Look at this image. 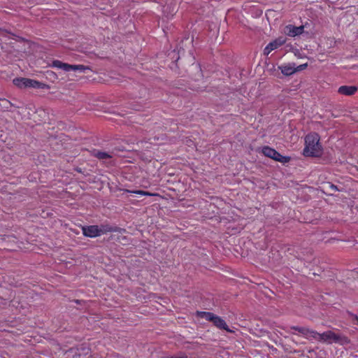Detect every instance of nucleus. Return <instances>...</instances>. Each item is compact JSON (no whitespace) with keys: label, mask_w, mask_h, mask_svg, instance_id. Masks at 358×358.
Listing matches in <instances>:
<instances>
[{"label":"nucleus","mask_w":358,"mask_h":358,"mask_svg":"<svg viewBox=\"0 0 358 358\" xmlns=\"http://www.w3.org/2000/svg\"><path fill=\"white\" fill-rule=\"evenodd\" d=\"M291 329H294L308 338H314L315 340L327 342L328 343H338L340 345H348L350 343V339L342 334H336L332 331H327L322 334L317 333L315 331L310 330L305 327L294 326Z\"/></svg>","instance_id":"obj_1"},{"label":"nucleus","mask_w":358,"mask_h":358,"mask_svg":"<svg viewBox=\"0 0 358 358\" xmlns=\"http://www.w3.org/2000/svg\"><path fill=\"white\" fill-rule=\"evenodd\" d=\"M318 134L313 133L307 135L305 138V148L303 155L307 157H317L322 153V146L320 143Z\"/></svg>","instance_id":"obj_2"},{"label":"nucleus","mask_w":358,"mask_h":358,"mask_svg":"<svg viewBox=\"0 0 358 358\" xmlns=\"http://www.w3.org/2000/svg\"><path fill=\"white\" fill-rule=\"evenodd\" d=\"M13 84L20 88H35V89H43L45 86V84L41 83L36 80L26 78H17L13 80Z\"/></svg>","instance_id":"obj_3"},{"label":"nucleus","mask_w":358,"mask_h":358,"mask_svg":"<svg viewBox=\"0 0 358 358\" xmlns=\"http://www.w3.org/2000/svg\"><path fill=\"white\" fill-rule=\"evenodd\" d=\"M262 152L266 157L274 159L275 161L285 164L289 162L290 157L283 156L277 152L275 149L271 148L268 146H264L262 148Z\"/></svg>","instance_id":"obj_4"},{"label":"nucleus","mask_w":358,"mask_h":358,"mask_svg":"<svg viewBox=\"0 0 358 358\" xmlns=\"http://www.w3.org/2000/svg\"><path fill=\"white\" fill-rule=\"evenodd\" d=\"M308 66L307 64H301L296 66L294 63L285 64L280 66L278 68L281 73L285 76H291L297 71H302Z\"/></svg>","instance_id":"obj_5"},{"label":"nucleus","mask_w":358,"mask_h":358,"mask_svg":"<svg viewBox=\"0 0 358 358\" xmlns=\"http://www.w3.org/2000/svg\"><path fill=\"white\" fill-rule=\"evenodd\" d=\"M303 26L296 27L292 24H288L285 26L282 29L283 34L289 37H295L299 36L303 32Z\"/></svg>","instance_id":"obj_6"},{"label":"nucleus","mask_w":358,"mask_h":358,"mask_svg":"<svg viewBox=\"0 0 358 358\" xmlns=\"http://www.w3.org/2000/svg\"><path fill=\"white\" fill-rule=\"evenodd\" d=\"M286 42V38L285 37L280 36L278 38L273 40L270 42L264 48V55H268L271 53V51L278 48Z\"/></svg>","instance_id":"obj_7"},{"label":"nucleus","mask_w":358,"mask_h":358,"mask_svg":"<svg viewBox=\"0 0 358 358\" xmlns=\"http://www.w3.org/2000/svg\"><path fill=\"white\" fill-rule=\"evenodd\" d=\"M82 231L83 235L87 237L96 238L100 236L98 225H90L83 227Z\"/></svg>","instance_id":"obj_8"},{"label":"nucleus","mask_w":358,"mask_h":358,"mask_svg":"<svg viewBox=\"0 0 358 358\" xmlns=\"http://www.w3.org/2000/svg\"><path fill=\"white\" fill-rule=\"evenodd\" d=\"M121 229L117 226H111L110 224H101L99 226V235L105 234L108 232H120Z\"/></svg>","instance_id":"obj_9"},{"label":"nucleus","mask_w":358,"mask_h":358,"mask_svg":"<svg viewBox=\"0 0 358 358\" xmlns=\"http://www.w3.org/2000/svg\"><path fill=\"white\" fill-rule=\"evenodd\" d=\"M357 91V87L347 85L341 86L338 90V93L347 96L353 95Z\"/></svg>","instance_id":"obj_10"},{"label":"nucleus","mask_w":358,"mask_h":358,"mask_svg":"<svg viewBox=\"0 0 358 358\" xmlns=\"http://www.w3.org/2000/svg\"><path fill=\"white\" fill-rule=\"evenodd\" d=\"M92 155L98 158L100 160H103V162H106L108 159L113 158V156L110 153L106 152H102L99 150H94L92 152Z\"/></svg>","instance_id":"obj_11"},{"label":"nucleus","mask_w":358,"mask_h":358,"mask_svg":"<svg viewBox=\"0 0 358 358\" xmlns=\"http://www.w3.org/2000/svg\"><path fill=\"white\" fill-rule=\"evenodd\" d=\"M52 66L55 68L63 69L66 72L69 71L70 64L63 63L59 60L54 61L52 63Z\"/></svg>","instance_id":"obj_12"},{"label":"nucleus","mask_w":358,"mask_h":358,"mask_svg":"<svg viewBox=\"0 0 358 358\" xmlns=\"http://www.w3.org/2000/svg\"><path fill=\"white\" fill-rule=\"evenodd\" d=\"M240 229H241L240 228L235 227L230 222H228L227 224L225 222V233H227V234H234L237 232H239Z\"/></svg>","instance_id":"obj_13"},{"label":"nucleus","mask_w":358,"mask_h":358,"mask_svg":"<svg viewBox=\"0 0 358 358\" xmlns=\"http://www.w3.org/2000/svg\"><path fill=\"white\" fill-rule=\"evenodd\" d=\"M198 315L201 317L204 318L206 320L211 321L214 319L215 315L212 313L209 312H198Z\"/></svg>","instance_id":"obj_14"},{"label":"nucleus","mask_w":358,"mask_h":358,"mask_svg":"<svg viewBox=\"0 0 358 358\" xmlns=\"http://www.w3.org/2000/svg\"><path fill=\"white\" fill-rule=\"evenodd\" d=\"M214 324L220 328V329H224V320L219 317L215 315L214 319L212 320Z\"/></svg>","instance_id":"obj_15"},{"label":"nucleus","mask_w":358,"mask_h":358,"mask_svg":"<svg viewBox=\"0 0 358 358\" xmlns=\"http://www.w3.org/2000/svg\"><path fill=\"white\" fill-rule=\"evenodd\" d=\"M85 69H86V67L83 65H71V64H70V66H69V71H84Z\"/></svg>","instance_id":"obj_16"},{"label":"nucleus","mask_w":358,"mask_h":358,"mask_svg":"<svg viewBox=\"0 0 358 358\" xmlns=\"http://www.w3.org/2000/svg\"><path fill=\"white\" fill-rule=\"evenodd\" d=\"M325 183H326V184H327V185L330 187V189H331L332 191L335 192V191H336V190H337V187H336V186H335L334 185L331 184V182H325Z\"/></svg>","instance_id":"obj_17"},{"label":"nucleus","mask_w":358,"mask_h":358,"mask_svg":"<svg viewBox=\"0 0 358 358\" xmlns=\"http://www.w3.org/2000/svg\"><path fill=\"white\" fill-rule=\"evenodd\" d=\"M135 193L137 194H141V195H152V194H150L148 192H145V191H142V190L136 191V192H135Z\"/></svg>","instance_id":"obj_18"},{"label":"nucleus","mask_w":358,"mask_h":358,"mask_svg":"<svg viewBox=\"0 0 358 358\" xmlns=\"http://www.w3.org/2000/svg\"><path fill=\"white\" fill-rule=\"evenodd\" d=\"M6 238H8V239H10V238L16 239V237L13 236H6V235L3 236V237H1V240L6 241Z\"/></svg>","instance_id":"obj_19"},{"label":"nucleus","mask_w":358,"mask_h":358,"mask_svg":"<svg viewBox=\"0 0 358 358\" xmlns=\"http://www.w3.org/2000/svg\"><path fill=\"white\" fill-rule=\"evenodd\" d=\"M225 331L227 332H231V331L228 328V327L225 324L224 327Z\"/></svg>","instance_id":"obj_20"},{"label":"nucleus","mask_w":358,"mask_h":358,"mask_svg":"<svg viewBox=\"0 0 358 358\" xmlns=\"http://www.w3.org/2000/svg\"><path fill=\"white\" fill-rule=\"evenodd\" d=\"M355 318L356 319L357 321H358V317L357 316H355Z\"/></svg>","instance_id":"obj_21"},{"label":"nucleus","mask_w":358,"mask_h":358,"mask_svg":"<svg viewBox=\"0 0 358 358\" xmlns=\"http://www.w3.org/2000/svg\"><path fill=\"white\" fill-rule=\"evenodd\" d=\"M171 358H177V357H171Z\"/></svg>","instance_id":"obj_22"}]
</instances>
